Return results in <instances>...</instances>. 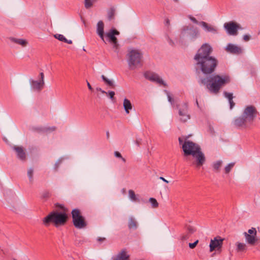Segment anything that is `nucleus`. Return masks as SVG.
Segmentation results:
<instances>
[{"label":"nucleus","instance_id":"de8ad7c7","mask_svg":"<svg viewBox=\"0 0 260 260\" xmlns=\"http://www.w3.org/2000/svg\"><path fill=\"white\" fill-rule=\"evenodd\" d=\"M243 39L245 41H248L250 39V37L248 35H244L243 37Z\"/></svg>","mask_w":260,"mask_h":260},{"label":"nucleus","instance_id":"09e8293b","mask_svg":"<svg viewBox=\"0 0 260 260\" xmlns=\"http://www.w3.org/2000/svg\"><path fill=\"white\" fill-rule=\"evenodd\" d=\"M190 19L194 23H198V21H197V20L194 17H190Z\"/></svg>","mask_w":260,"mask_h":260},{"label":"nucleus","instance_id":"aec40b11","mask_svg":"<svg viewBox=\"0 0 260 260\" xmlns=\"http://www.w3.org/2000/svg\"><path fill=\"white\" fill-rule=\"evenodd\" d=\"M236 251L237 252H245L247 250L246 244L238 242L236 243Z\"/></svg>","mask_w":260,"mask_h":260},{"label":"nucleus","instance_id":"c756f323","mask_svg":"<svg viewBox=\"0 0 260 260\" xmlns=\"http://www.w3.org/2000/svg\"><path fill=\"white\" fill-rule=\"evenodd\" d=\"M186 233L190 235H191L194 232H195V231L196 230L194 227H193V226L190 225H187L186 227Z\"/></svg>","mask_w":260,"mask_h":260},{"label":"nucleus","instance_id":"473e14b6","mask_svg":"<svg viewBox=\"0 0 260 260\" xmlns=\"http://www.w3.org/2000/svg\"><path fill=\"white\" fill-rule=\"evenodd\" d=\"M54 37L60 41L64 42L65 41H67V39L62 35L56 34L54 35Z\"/></svg>","mask_w":260,"mask_h":260},{"label":"nucleus","instance_id":"a18cd8bd","mask_svg":"<svg viewBox=\"0 0 260 260\" xmlns=\"http://www.w3.org/2000/svg\"><path fill=\"white\" fill-rule=\"evenodd\" d=\"M136 144L139 147L141 143V139H137L135 141Z\"/></svg>","mask_w":260,"mask_h":260},{"label":"nucleus","instance_id":"5fc2aeb1","mask_svg":"<svg viewBox=\"0 0 260 260\" xmlns=\"http://www.w3.org/2000/svg\"><path fill=\"white\" fill-rule=\"evenodd\" d=\"M87 86L89 90H92V88L89 82H87Z\"/></svg>","mask_w":260,"mask_h":260},{"label":"nucleus","instance_id":"7ed1b4c3","mask_svg":"<svg viewBox=\"0 0 260 260\" xmlns=\"http://www.w3.org/2000/svg\"><path fill=\"white\" fill-rule=\"evenodd\" d=\"M257 114V111L254 106H247L243 111L242 116L234 120V125L239 128H249L252 125Z\"/></svg>","mask_w":260,"mask_h":260},{"label":"nucleus","instance_id":"6e6d98bb","mask_svg":"<svg viewBox=\"0 0 260 260\" xmlns=\"http://www.w3.org/2000/svg\"><path fill=\"white\" fill-rule=\"evenodd\" d=\"M64 42H65V43H68V44H72V41L71 40H67V41H65Z\"/></svg>","mask_w":260,"mask_h":260},{"label":"nucleus","instance_id":"f257e3e1","mask_svg":"<svg viewBox=\"0 0 260 260\" xmlns=\"http://www.w3.org/2000/svg\"><path fill=\"white\" fill-rule=\"evenodd\" d=\"M212 51L211 47L208 44H204L194 56V58L197 65L200 66L203 73L206 74L213 73L218 64L217 60L210 56Z\"/></svg>","mask_w":260,"mask_h":260},{"label":"nucleus","instance_id":"bb28decb","mask_svg":"<svg viewBox=\"0 0 260 260\" xmlns=\"http://www.w3.org/2000/svg\"><path fill=\"white\" fill-rule=\"evenodd\" d=\"M235 164V162H231L226 166L224 169V173L225 174H229L234 167Z\"/></svg>","mask_w":260,"mask_h":260},{"label":"nucleus","instance_id":"f3484780","mask_svg":"<svg viewBox=\"0 0 260 260\" xmlns=\"http://www.w3.org/2000/svg\"><path fill=\"white\" fill-rule=\"evenodd\" d=\"M104 24L102 21H100L97 24L96 32L101 39L104 41Z\"/></svg>","mask_w":260,"mask_h":260},{"label":"nucleus","instance_id":"c03bdc74","mask_svg":"<svg viewBox=\"0 0 260 260\" xmlns=\"http://www.w3.org/2000/svg\"><path fill=\"white\" fill-rule=\"evenodd\" d=\"M230 105V109H232L235 106V103L233 101V99L232 101H229Z\"/></svg>","mask_w":260,"mask_h":260},{"label":"nucleus","instance_id":"9d476101","mask_svg":"<svg viewBox=\"0 0 260 260\" xmlns=\"http://www.w3.org/2000/svg\"><path fill=\"white\" fill-rule=\"evenodd\" d=\"M223 239L220 237H216L214 239H211L210 243V251L212 252L213 250L220 249L223 244Z\"/></svg>","mask_w":260,"mask_h":260},{"label":"nucleus","instance_id":"5701e85b","mask_svg":"<svg viewBox=\"0 0 260 260\" xmlns=\"http://www.w3.org/2000/svg\"><path fill=\"white\" fill-rule=\"evenodd\" d=\"M10 40L17 44L20 45L22 47H25L27 44V42L26 40L22 39H17L13 37L10 38Z\"/></svg>","mask_w":260,"mask_h":260},{"label":"nucleus","instance_id":"49530a36","mask_svg":"<svg viewBox=\"0 0 260 260\" xmlns=\"http://www.w3.org/2000/svg\"><path fill=\"white\" fill-rule=\"evenodd\" d=\"M198 31H196V30H194V34L192 36V38L195 39L197 37V36H198Z\"/></svg>","mask_w":260,"mask_h":260},{"label":"nucleus","instance_id":"2eb2a0df","mask_svg":"<svg viewBox=\"0 0 260 260\" xmlns=\"http://www.w3.org/2000/svg\"><path fill=\"white\" fill-rule=\"evenodd\" d=\"M225 50L229 53L236 54H239L242 52V49L240 47L232 44H229L226 47Z\"/></svg>","mask_w":260,"mask_h":260},{"label":"nucleus","instance_id":"4d7b16f0","mask_svg":"<svg viewBox=\"0 0 260 260\" xmlns=\"http://www.w3.org/2000/svg\"><path fill=\"white\" fill-rule=\"evenodd\" d=\"M196 103H197V104L198 105V102L197 100L196 101Z\"/></svg>","mask_w":260,"mask_h":260},{"label":"nucleus","instance_id":"9b49d317","mask_svg":"<svg viewBox=\"0 0 260 260\" xmlns=\"http://www.w3.org/2000/svg\"><path fill=\"white\" fill-rule=\"evenodd\" d=\"M145 77L147 79L155 82L159 85H163L166 86V84L163 80L159 77V76L154 73L150 72H147L145 73Z\"/></svg>","mask_w":260,"mask_h":260},{"label":"nucleus","instance_id":"a19ab883","mask_svg":"<svg viewBox=\"0 0 260 260\" xmlns=\"http://www.w3.org/2000/svg\"><path fill=\"white\" fill-rule=\"evenodd\" d=\"M106 240V239L104 237H98L97 238V241L100 243H101L105 241Z\"/></svg>","mask_w":260,"mask_h":260},{"label":"nucleus","instance_id":"4468645a","mask_svg":"<svg viewBox=\"0 0 260 260\" xmlns=\"http://www.w3.org/2000/svg\"><path fill=\"white\" fill-rule=\"evenodd\" d=\"M179 114L180 120L183 122H185L190 118V116L187 113V105L186 104H183L181 108L179 109Z\"/></svg>","mask_w":260,"mask_h":260},{"label":"nucleus","instance_id":"f704fd0d","mask_svg":"<svg viewBox=\"0 0 260 260\" xmlns=\"http://www.w3.org/2000/svg\"><path fill=\"white\" fill-rule=\"evenodd\" d=\"M224 96L228 99L229 101H232L233 99V93L224 91L223 92Z\"/></svg>","mask_w":260,"mask_h":260},{"label":"nucleus","instance_id":"4c0bfd02","mask_svg":"<svg viewBox=\"0 0 260 260\" xmlns=\"http://www.w3.org/2000/svg\"><path fill=\"white\" fill-rule=\"evenodd\" d=\"M190 235H189L188 234L186 233L182 234L180 238H181V240L184 241V240L188 239L190 237Z\"/></svg>","mask_w":260,"mask_h":260},{"label":"nucleus","instance_id":"4be33fe9","mask_svg":"<svg viewBox=\"0 0 260 260\" xmlns=\"http://www.w3.org/2000/svg\"><path fill=\"white\" fill-rule=\"evenodd\" d=\"M244 236L246 239V241L248 244L250 245L254 244L256 241V236H254V235H250L246 232L244 233Z\"/></svg>","mask_w":260,"mask_h":260},{"label":"nucleus","instance_id":"58836bf2","mask_svg":"<svg viewBox=\"0 0 260 260\" xmlns=\"http://www.w3.org/2000/svg\"><path fill=\"white\" fill-rule=\"evenodd\" d=\"M199 242V241L198 240H197L196 241L192 243H189V247L191 249H193L197 245V244Z\"/></svg>","mask_w":260,"mask_h":260},{"label":"nucleus","instance_id":"20e7f679","mask_svg":"<svg viewBox=\"0 0 260 260\" xmlns=\"http://www.w3.org/2000/svg\"><path fill=\"white\" fill-rule=\"evenodd\" d=\"M67 218L68 216L66 213L54 211L44 218L43 223L46 226H49L51 223L57 226L63 225L66 222Z\"/></svg>","mask_w":260,"mask_h":260},{"label":"nucleus","instance_id":"72a5a7b5","mask_svg":"<svg viewBox=\"0 0 260 260\" xmlns=\"http://www.w3.org/2000/svg\"><path fill=\"white\" fill-rule=\"evenodd\" d=\"M33 169L30 168L27 171V175L29 177V179L30 182H32L33 181Z\"/></svg>","mask_w":260,"mask_h":260},{"label":"nucleus","instance_id":"cd10ccee","mask_svg":"<svg viewBox=\"0 0 260 260\" xmlns=\"http://www.w3.org/2000/svg\"><path fill=\"white\" fill-rule=\"evenodd\" d=\"M128 195L129 198L132 201L136 202L139 201L138 199L136 197V195L135 194L134 191L133 190H128Z\"/></svg>","mask_w":260,"mask_h":260},{"label":"nucleus","instance_id":"39448f33","mask_svg":"<svg viewBox=\"0 0 260 260\" xmlns=\"http://www.w3.org/2000/svg\"><path fill=\"white\" fill-rule=\"evenodd\" d=\"M127 56L128 64L131 70H134L142 66V54L139 50H131Z\"/></svg>","mask_w":260,"mask_h":260},{"label":"nucleus","instance_id":"8fccbe9b","mask_svg":"<svg viewBox=\"0 0 260 260\" xmlns=\"http://www.w3.org/2000/svg\"><path fill=\"white\" fill-rule=\"evenodd\" d=\"M113 44V48H115L116 50L118 49V42H116V44Z\"/></svg>","mask_w":260,"mask_h":260},{"label":"nucleus","instance_id":"f8f14e48","mask_svg":"<svg viewBox=\"0 0 260 260\" xmlns=\"http://www.w3.org/2000/svg\"><path fill=\"white\" fill-rule=\"evenodd\" d=\"M192 155L196 159L194 164L197 168L200 167L205 163L206 160L205 157L203 153L201 151V149L199 150V152H197L196 154Z\"/></svg>","mask_w":260,"mask_h":260},{"label":"nucleus","instance_id":"6e6552de","mask_svg":"<svg viewBox=\"0 0 260 260\" xmlns=\"http://www.w3.org/2000/svg\"><path fill=\"white\" fill-rule=\"evenodd\" d=\"M40 80L39 81H36L34 80H30V83L31 84V88L34 90L38 91H41L44 87L45 82H44V75L43 72L40 74Z\"/></svg>","mask_w":260,"mask_h":260},{"label":"nucleus","instance_id":"3c124183","mask_svg":"<svg viewBox=\"0 0 260 260\" xmlns=\"http://www.w3.org/2000/svg\"><path fill=\"white\" fill-rule=\"evenodd\" d=\"M96 90H97L98 91H101V92L102 93H105V94H106V93H107V92H106L105 91H104V90H102L101 88H96Z\"/></svg>","mask_w":260,"mask_h":260},{"label":"nucleus","instance_id":"c9c22d12","mask_svg":"<svg viewBox=\"0 0 260 260\" xmlns=\"http://www.w3.org/2000/svg\"><path fill=\"white\" fill-rule=\"evenodd\" d=\"M114 155L116 157L121 158L123 162H125V159L122 156L120 152H119L118 151H115Z\"/></svg>","mask_w":260,"mask_h":260},{"label":"nucleus","instance_id":"864d4df0","mask_svg":"<svg viewBox=\"0 0 260 260\" xmlns=\"http://www.w3.org/2000/svg\"><path fill=\"white\" fill-rule=\"evenodd\" d=\"M160 179L162 180L163 181H164L166 183H168L169 182V181L168 180H167L165 178H164L162 177H160Z\"/></svg>","mask_w":260,"mask_h":260},{"label":"nucleus","instance_id":"7c9ffc66","mask_svg":"<svg viewBox=\"0 0 260 260\" xmlns=\"http://www.w3.org/2000/svg\"><path fill=\"white\" fill-rule=\"evenodd\" d=\"M149 202L151 204L152 207L153 208H157L158 206V204L156 201V200L153 198H150L149 199Z\"/></svg>","mask_w":260,"mask_h":260},{"label":"nucleus","instance_id":"2f4dec72","mask_svg":"<svg viewBox=\"0 0 260 260\" xmlns=\"http://www.w3.org/2000/svg\"><path fill=\"white\" fill-rule=\"evenodd\" d=\"M95 1L96 0H85V7L86 8L88 9L90 8Z\"/></svg>","mask_w":260,"mask_h":260},{"label":"nucleus","instance_id":"37998d69","mask_svg":"<svg viewBox=\"0 0 260 260\" xmlns=\"http://www.w3.org/2000/svg\"><path fill=\"white\" fill-rule=\"evenodd\" d=\"M167 94V96H168V101L171 103H172L173 101V99L172 98V97L171 96L170 94H169V93L167 91H165Z\"/></svg>","mask_w":260,"mask_h":260},{"label":"nucleus","instance_id":"e433bc0d","mask_svg":"<svg viewBox=\"0 0 260 260\" xmlns=\"http://www.w3.org/2000/svg\"><path fill=\"white\" fill-rule=\"evenodd\" d=\"M248 234H250V235H254V236H256V231L255 228H252L251 229H249L248 231Z\"/></svg>","mask_w":260,"mask_h":260},{"label":"nucleus","instance_id":"f03ea898","mask_svg":"<svg viewBox=\"0 0 260 260\" xmlns=\"http://www.w3.org/2000/svg\"><path fill=\"white\" fill-rule=\"evenodd\" d=\"M231 79L228 75H215L209 79L202 80V83L206 85L207 88L212 93H217L220 88L230 82Z\"/></svg>","mask_w":260,"mask_h":260},{"label":"nucleus","instance_id":"c85d7f7f","mask_svg":"<svg viewBox=\"0 0 260 260\" xmlns=\"http://www.w3.org/2000/svg\"><path fill=\"white\" fill-rule=\"evenodd\" d=\"M102 78L105 82V83L109 86L113 88L114 87V84L113 82L108 79H107L104 75L102 76Z\"/></svg>","mask_w":260,"mask_h":260},{"label":"nucleus","instance_id":"1a4fd4ad","mask_svg":"<svg viewBox=\"0 0 260 260\" xmlns=\"http://www.w3.org/2000/svg\"><path fill=\"white\" fill-rule=\"evenodd\" d=\"M224 27L230 35H237L238 25L236 22L230 21L225 23L224 24Z\"/></svg>","mask_w":260,"mask_h":260},{"label":"nucleus","instance_id":"b1692460","mask_svg":"<svg viewBox=\"0 0 260 260\" xmlns=\"http://www.w3.org/2000/svg\"><path fill=\"white\" fill-rule=\"evenodd\" d=\"M128 226L129 229H137V222L134 217H131L129 218Z\"/></svg>","mask_w":260,"mask_h":260},{"label":"nucleus","instance_id":"ddd939ff","mask_svg":"<svg viewBox=\"0 0 260 260\" xmlns=\"http://www.w3.org/2000/svg\"><path fill=\"white\" fill-rule=\"evenodd\" d=\"M113 260H130V255L127 249H121L113 258Z\"/></svg>","mask_w":260,"mask_h":260},{"label":"nucleus","instance_id":"6ab92c4d","mask_svg":"<svg viewBox=\"0 0 260 260\" xmlns=\"http://www.w3.org/2000/svg\"><path fill=\"white\" fill-rule=\"evenodd\" d=\"M123 106L125 113L128 114L130 111L133 109V105L131 101L126 98L123 100Z\"/></svg>","mask_w":260,"mask_h":260},{"label":"nucleus","instance_id":"a211bd4d","mask_svg":"<svg viewBox=\"0 0 260 260\" xmlns=\"http://www.w3.org/2000/svg\"><path fill=\"white\" fill-rule=\"evenodd\" d=\"M13 149L16 151L18 157L21 160L25 159V153L22 147L19 146H14Z\"/></svg>","mask_w":260,"mask_h":260},{"label":"nucleus","instance_id":"ea45409f","mask_svg":"<svg viewBox=\"0 0 260 260\" xmlns=\"http://www.w3.org/2000/svg\"><path fill=\"white\" fill-rule=\"evenodd\" d=\"M106 94H107L111 100H113L115 95V92L113 91H111Z\"/></svg>","mask_w":260,"mask_h":260},{"label":"nucleus","instance_id":"393cba45","mask_svg":"<svg viewBox=\"0 0 260 260\" xmlns=\"http://www.w3.org/2000/svg\"><path fill=\"white\" fill-rule=\"evenodd\" d=\"M222 165V161L221 160H218L217 161L214 162L213 165L212 167L214 169V170L216 172H219L220 170V168L221 167Z\"/></svg>","mask_w":260,"mask_h":260},{"label":"nucleus","instance_id":"423d86ee","mask_svg":"<svg viewBox=\"0 0 260 260\" xmlns=\"http://www.w3.org/2000/svg\"><path fill=\"white\" fill-rule=\"evenodd\" d=\"M184 138H179V142L182 145V149L185 155H194L199 152L200 147L196 143L185 140L184 142Z\"/></svg>","mask_w":260,"mask_h":260},{"label":"nucleus","instance_id":"13d9d810","mask_svg":"<svg viewBox=\"0 0 260 260\" xmlns=\"http://www.w3.org/2000/svg\"><path fill=\"white\" fill-rule=\"evenodd\" d=\"M107 136H109V133L108 132V133H107Z\"/></svg>","mask_w":260,"mask_h":260},{"label":"nucleus","instance_id":"603ef678","mask_svg":"<svg viewBox=\"0 0 260 260\" xmlns=\"http://www.w3.org/2000/svg\"><path fill=\"white\" fill-rule=\"evenodd\" d=\"M43 196L44 198H48L50 196V193L49 192H46L44 193Z\"/></svg>","mask_w":260,"mask_h":260},{"label":"nucleus","instance_id":"412c9836","mask_svg":"<svg viewBox=\"0 0 260 260\" xmlns=\"http://www.w3.org/2000/svg\"><path fill=\"white\" fill-rule=\"evenodd\" d=\"M200 24L202 25L204 28L207 31L213 32H216L217 31L215 28L205 22L201 21L200 22Z\"/></svg>","mask_w":260,"mask_h":260},{"label":"nucleus","instance_id":"0eeeda50","mask_svg":"<svg viewBox=\"0 0 260 260\" xmlns=\"http://www.w3.org/2000/svg\"><path fill=\"white\" fill-rule=\"evenodd\" d=\"M73 223L77 229H81L85 228L86 225V221L83 216L81 214L79 210L75 209L72 211Z\"/></svg>","mask_w":260,"mask_h":260},{"label":"nucleus","instance_id":"a878e982","mask_svg":"<svg viewBox=\"0 0 260 260\" xmlns=\"http://www.w3.org/2000/svg\"><path fill=\"white\" fill-rule=\"evenodd\" d=\"M115 14V10L114 8H111L108 11V18L109 20L114 19Z\"/></svg>","mask_w":260,"mask_h":260},{"label":"nucleus","instance_id":"dca6fc26","mask_svg":"<svg viewBox=\"0 0 260 260\" xmlns=\"http://www.w3.org/2000/svg\"><path fill=\"white\" fill-rule=\"evenodd\" d=\"M119 32L116 29H111L107 34V37L109 39V41L112 44H116L117 39L115 36V35H118Z\"/></svg>","mask_w":260,"mask_h":260},{"label":"nucleus","instance_id":"79ce46f5","mask_svg":"<svg viewBox=\"0 0 260 260\" xmlns=\"http://www.w3.org/2000/svg\"><path fill=\"white\" fill-rule=\"evenodd\" d=\"M55 127L54 126H52V127H47L46 128L44 131H46V132H48V131H54L55 130Z\"/></svg>","mask_w":260,"mask_h":260}]
</instances>
